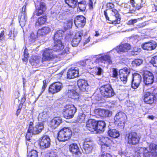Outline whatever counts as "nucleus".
Wrapping results in <instances>:
<instances>
[{
	"mask_svg": "<svg viewBox=\"0 0 157 157\" xmlns=\"http://www.w3.org/2000/svg\"><path fill=\"white\" fill-rule=\"evenodd\" d=\"M111 11L112 14L109 15L107 9L104 11L103 14L106 21H109V23L110 24L116 25L120 24L121 18L119 11L114 8L112 9Z\"/></svg>",
	"mask_w": 157,
	"mask_h": 157,
	"instance_id": "obj_1",
	"label": "nucleus"
},
{
	"mask_svg": "<svg viewBox=\"0 0 157 157\" xmlns=\"http://www.w3.org/2000/svg\"><path fill=\"white\" fill-rule=\"evenodd\" d=\"M72 134V131L69 128H64L59 132L57 139L60 141L64 142L70 139Z\"/></svg>",
	"mask_w": 157,
	"mask_h": 157,
	"instance_id": "obj_2",
	"label": "nucleus"
},
{
	"mask_svg": "<svg viewBox=\"0 0 157 157\" xmlns=\"http://www.w3.org/2000/svg\"><path fill=\"white\" fill-rule=\"evenodd\" d=\"M52 49L49 48H45L42 54L41 61L44 64L45 62H50L53 60L56 57V55L53 53Z\"/></svg>",
	"mask_w": 157,
	"mask_h": 157,
	"instance_id": "obj_3",
	"label": "nucleus"
},
{
	"mask_svg": "<svg viewBox=\"0 0 157 157\" xmlns=\"http://www.w3.org/2000/svg\"><path fill=\"white\" fill-rule=\"evenodd\" d=\"M100 91L102 95L105 98L112 97L115 94L111 85L109 84L101 86V87Z\"/></svg>",
	"mask_w": 157,
	"mask_h": 157,
	"instance_id": "obj_4",
	"label": "nucleus"
},
{
	"mask_svg": "<svg viewBox=\"0 0 157 157\" xmlns=\"http://www.w3.org/2000/svg\"><path fill=\"white\" fill-rule=\"evenodd\" d=\"M76 110V108L74 105L72 104H68L64 107L63 113L65 117L70 119L73 117Z\"/></svg>",
	"mask_w": 157,
	"mask_h": 157,
	"instance_id": "obj_5",
	"label": "nucleus"
},
{
	"mask_svg": "<svg viewBox=\"0 0 157 157\" xmlns=\"http://www.w3.org/2000/svg\"><path fill=\"white\" fill-rule=\"evenodd\" d=\"M125 138L128 144L130 145H136L139 143L140 138L135 132H130L127 133Z\"/></svg>",
	"mask_w": 157,
	"mask_h": 157,
	"instance_id": "obj_6",
	"label": "nucleus"
},
{
	"mask_svg": "<svg viewBox=\"0 0 157 157\" xmlns=\"http://www.w3.org/2000/svg\"><path fill=\"white\" fill-rule=\"evenodd\" d=\"M36 2L38 5L35 4V10L33 13L32 17L35 16H40L42 15L46 9V4L42 1H37Z\"/></svg>",
	"mask_w": 157,
	"mask_h": 157,
	"instance_id": "obj_7",
	"label": "nucleus"
},
{
	"mask_svg": "<svg viewBox=\"0 0 157 157\" xmlns=\"http://www.w3.org/2000/svg\"><path fill=\"white\" fill-rule=\"evenodd\" d=\"M142 76L143 82L146 86H148L154 82V76L152 72L148 71H144Z\"/></svg>",
	"mask_w": 157,
	"mask_h": 157,
	"instance_id": "obj_8",
	"label": "nucleus"
},
{
	"mask_svg": "<svg viewBox=\"0 0 157 157\" xmlns=\"http://www.w3.org/2000/svg\"><path fill=\"white\" fill-rule=\"evenodd\" d=\"M44 128V124L43 123H36L34 126L33 123L30 122L29 127V131L31 132L34 135L38 134L41 132Z\"/></svg>",
	"mask_w": 157,
	"mask_h": 157,
	"instance_id": "obj_9",
	"label": "nucleus"
},
{
	"mask_svg": "<svg viewBox=\"0 0 157 157\" xmlns=\"http://www.w3.org/2000/svg\"><path fill=\"white\" fill-rule=\"evenodd\" d=\"M100 140L101 142V151L104 152L109 150L111 145L112 141L109 138L102 136L100 137Z\"/></svg>",
	"mask_w": 157,
	"mask_h": 157,
	"instance_id": "obj_10",
	"label": "nucleus"
},
{
	"mask_svg": "<svg viewBox=\"0 0 157 157\" xmlns=\"http://www.w3.org/2000/svg\"><path fill=\"white\" fill-rule=\"evenodd\" d=\"M83 30H80L77 31L75 33L73 38L72 39L71 44L72 46L76 47L81 40L82 36L83 35Z\"/></svg>",
	"mask_w": 157,
	"mask_h": 157,
	"instance_id": "obj_11",
	"label": "nucleus"
},
{
	"mask_svg": "<svg viewBox=\"0 0 157 157\" xmlns=\"http://www.w3.org/2000/svg\"><path fill=\"white\" fill-rule=\"evenodd\" d=\"M131 72V69L129 68L124 67L119 70V77L121 80L124 83L126 82L127 77Z\"/></svg>",
	"mask_w": 157,
	"mask_h": 157,
	"instance_id": "obj_12",
	"label": "nucleus"
},
{
	"mask_svg": "<svg viewBox=\"0 0 157 157\" xmlns=\"http://www.w3.org/2000/svg\"><path fill=\"white\" fill-rule=\"evenodd\" d=\"M74 24L77 28H82L86 23V18L82 15H79L76 16L74 20Z\"/></svg>",
	"mask_w": 157,
	"mask_h": 157,
	"instance_id": "obj_13",
	"label": "nucleus"
},
{
	"mask_svg": "<svg viewBox=\"0 0 157 157\" xmlns=\"http://www.w3.org/2000/svg\"><path fill=\"white\" fill-rule=\"evenodd\" d=\"M40 147L42 149L49 147L51 145V140L49 137L45 135L41 137L39 140Z\"/></svg>",
	"mask_w": 157,
	"mask_h": 157,
	"instance_id": "obj_14",
	"label": "nucleus"
},
{
	"mask_svg": "<svg viewBox=\"0 0 157 157\" xmlns=\"http://www.w3.org/2000/svg\"><path fill=\"white\" fill-rule=\"evenodd\" d=\"M79 71L76 67H71L68 70L67 74V78L68 79H74L78 75Z\"/></svg>",
	"mask_w": 157,
	"mask_h": 157,
	"instance_id": "obj_15",
	"label": "nucleus"
},
{
	"mask_svg": "<svg viewBox=\"0 0 157 157\" xmlns=\"http://www.w3.org/2000/svg\"><path fill=\"white\" fill-rule=\"evenodd\" d=\"M142 81L141 75L137 73L133 74V78L132 81V86L134 89L137 88L139 86Z\"/></svg>",
	"mask_w": 157,
	"mask_h": 157,
	"instance_id": "obj_16",
	"label": "nucleus"
},
{
	"mask_svg": "<svg viewBox=\"0 0 157 157\" xmlns=\"http://www.w3.org/2000/svg\"><path fill=\"white\" fill-rule=\"evenodd\" d=\"M135 151L136 157H149V152L145 148L138 147Z\"/></svg>",
	"mask_w": 157,
	"mask_h": 157,
	"instance_id": "obj_17",
	"label": "nucleus"
},
{
	"mask_svg": "<svg viewBox=\"0 0 157 157\" xmlns=\"http://www.w3.org/2000/svg\"><path fill=\"white\" fill-rule=\"evenodd\" d=\"M62 88V83L59 82L52 83L48 88L49 92L54 94L59 92Z\"/></svg>",
	"mask_w": 157,
	"mask_h": 157,
	"instance_id": "obj_18",
	"label": "nucleus"
},
{
	"mask_svg": "<svg viewBox=\"0 0 157 157\" xmlns=\"http://www.w3.org/2000/svg\"><path fill=\"white\" fill-rule=\"evenodd\" d=\"M130 45L128 43H124L120 44L114 48V49L119 54L127 52L131 49Z\"/></svg>",
	"mask_w": 157,
	"mask_h": 157,
	"instance_id": "obj_19",
	"label": "nucleus"
},
{
	"mask_svg": "<svg viewBox=\"0 0 157 157\" xmlns=\"http://www.w3.org/2000/svg\"><path fill=\"white\" fill-rule=\"evenodd\" d=\"M64 47L62 41L53 40L52 49L54 51L60 52L64 48Z\"/></svg>",
	"mask_w": 157,
	"mask_h": 157,
	"instance_id": "obj_20",
	"label": "nucleus"
},
{
	"mask_svg": "<svg viewBox=\"0 0 157 157\" xmlns=\"http://www.w3.org/2000/svg\"><path fill=\"white\" fill-rule=\"evenodd\" d=\"M157 46V44L154 41L145 42L142 45V48L144 50L151 51L154 49Z\"/></svg>",
	"mask_w": 157,
	"mask_h": 157,
	"instance_id": "obj_21",
	"label": "nucleus"
},
{
	"mask_svg": "<svg viewBox=\"0 0 157 157\" xmlns=\"http://www.w3.org/2000/svg\"><path fill=\"white\" fill-rule=\"evenodd\" d=\"M114 119L116 120V121L117 120V121L122 124V125L124 126L126 122L127 118L125 113L120 112L116 114Z\"/></svg>",
	"mask_w": 157,
	"mask_h": 157,
	"instance_id": "obj_22",
	"label": "nucleus"
},
{
	"mask_svg": "<svg viewBox=\"0 0 157 157\" xmlns=\"http://www.w3.org/2000/svg\"><path fill=\"white\" fill-rule=\"evenodd\" d=\"M97 121L95 120L90 119L86 122V127L87 129L91 132L97 131Z\"/></svg>",
	"mask_w": 157,
	"mask_h": 157,
	"instance_id": "obj_23",
	"label": "nucleus"
},
{
	"mask_svg": "<svg viewBox=\"0 0 157 157\" xmlns=\"http://www.w3.org/2000/svg\"><path fill=\"white\" fill-rule=\"evenodd\" d=\"M132 7L135 8V10H139L143 6V0H130L129 1Z\"/></svg>",
	"mask_w": 157,
	"mask_h": 157,
	"instance_id": "obj_24",
	"label": "nucleus"
},
{
	"mask_svg": "<svg viewBox=\"0 0 157 157\" xmlns=\"http://www.w3.org/2000/svg\"><path fill=\"white\" fill-rule=\"evenodd\" d=\"M40 57L37 56H32L29 59L30 63L33 66L37 67L40 65Z\"/></svg>",
	"mask_w": 157,
	"mask_h": 157,
	"instance_id": "obj_25",
	"label": "nucleus"
},
{
	"mask_svg": "<svg viewBox=\"0 0 157 157\" xmlns=\"http://www.w3.org/2000/svg\"><path fill=\"white\" fill-rule=\"evenodd\" d=\"M93 144L91 141L86 140L84 142L83 152L86 154H89L93 149Z\"/></svg>",
	"mask_w": 157,
	"mask_h": 157,
	"instance_id": "obj_26",
	"label": "nucleus"
},
{
	"mask_svg": "<svg viewBox=\"0 0 157 157\" xmlns=\"http://www.w3.org/2000/svg\"><path fill=\"white\" fill-rule=\"evenodd\" d=\"M64 95L65 97L68 98H79L81 96V94L73 90H68L65 93Z\"/></svg>",
	"mask_w": 157,
	"mask_h": 157,
	"instance_id": "obj_27",
	"label": "nucleus"
},
{
	"mask_svg": "<svg viewBox=\"0 0 157 157\" xmlns=\"http://www.w3.org/2000/svg\"><path fill=\"white\" fill-rule=\"evenodd\" d=\"M77 85L81 91H85L88 86V84L86 81L80 79L77 81Z\"/></svg>",
	"mask_w": 157,
	"mask_h": 157,
	"instance_id": "obj_28",
	"label": "nucleus"
},
{
	"mask_svg": "<svg viewBox=\"0 0 157 157\" xmlns=\"http://www.w3.org/2000/svg\"><path fill=\"white\" fill-rule=\"evenodd\" d=\"M51 31V29L49 27L45 26L38 29L37 35L38 36H43L49 33Z\"/></svg>",
	"mask_w": 157,
	"mask_h": 157,
	"instance_id": "obj_29",
	"label": "nucleus"
},
{
	"mask_svg": "<svg viewBox=\"0 0 157 157\" xmlns=\"http://www.w3.org/2000/svg\"><path fill=\"white\" fill-rule=\"evenodd\" d=\"M69 149L73 154L77 155L76 157H78L81 153L79 151L78 147L76 144H72L69 145Z\"/></svg>",
	"mask_w": 157,
	"mask_h": 157,
	"instance_id": "obj_30",
	"label": "nucleus"
},
{
	"mask_svg": "<svg viewBox=\"0 0 157 157\" xmlns=\"http://www.w3.org/2000/svg\"><path fill=\"white\" fill-rule=\"evenodd\" d=\"M47 20V18L46 15L41 16L36 20L35 23V26L40 27L44 25Z\"/></svg>",
	"mask_w": 157,
	"mask_h": 157,
	"instance_id": "obj_31",
	"label": "nucleus"
},
{
	"mask_svg": "<svg viewBox=\"0 0 157 157\" xmlns=\"http://www.w3.org/2000/svg\"><path fill=\"white\" fill-rule=\"evenodd\" d=\"M98 114L101 117H108L111 115V112L109 110L99 109L97 110Z\"/></svg>",
	"mask_w": 157,
	"mask_h": 157,
	"instance_id": "obj_32",
	"label": "nucleus"
},
{
	"mask_svg": "<svg viewBox=\"0 0 157 157\" xmlns=\"http://www.w3.org/2000/svg\"><path fill=\"white\" fill-rule=\"evenodd\" d=\"M61 122V119L60 117H55L51 121L50 125L53 128L57 127Z\"/></svg>",
	"mask_w": 157,
	"mask_h": 157,
	"instance_id": "obj_33",
	"label": "nucleus"
},
{
	"mask_svg": "<svg viewBox=\"0 0 157 157\" xmlns=\"http://www.w3.org/2000/svg\"><path fill=\"white\" fill-rule=\"evenodd\" d=\"M63 32L62 30H58L57 31L54 33L53 37V40L62 41L63 38Z\"/></svg>",
	"mask_w": 157,
	"mask_h": 157,
	"instance_id": "obj_34",
	"label": "nucleus"
},
{
	"mask_svg": "<svg viewBox=\"0 0 157 157\" xmlns=\"http://www.w3.org/2000/svg\"><path fill=\"white\" fill-rule=\"evenodd\" d=\"M96 127L97 131H104L105 127V123L102 121H97Z\"/></svg>",
	"mask_w": 157,
	"mask_h": 157,
	"instance_id": "obj_35",
	"label": "nucleus"
},
{
	"mask_svg": "<svg viewBox=\"0 0 157 157\" xmlns=\"http://www.w3.org/2000/svg\"><path fill=\"white\" fill-rule=\"evenodd\" d=\"M149 150L153 156H157V145L155 144H151L149 145Z\"/></svg>",
	"mask_w": 157,
	"mask_h": 157,
	"instance_id": "obj_36",
	"label": "nucleus"
},
{
	"mask_svg": "<svg viewBox=\"0 0 157 157\" xmlns=\"http://www.w3.org/2000/svg\"><path fill=\"white\" fill-rule=\"evenodd\" d=\"M108 133L110 136L114 138H117L120 135L119 132L115 129H110Z\"/></svg>",
	"mask_w": 157,
	"mask_h": 157,
	"instance_id": "obj_37",
	"label": "nucleus"
},
{
	"mask_svg": "<svg viewBox=\"0 0 157 157\" xmlns=\"http://www.w3.org/2000/svg\"><path fill=\"white\" fill-rule=\"evenodd\" d=\"M102 59L103 62L104 63H108L109 64H111L112 61L110 56L109 55H104L101 56V58Z\"/></svg>",
	"mask_w": 157,
	"mask_h": 157,
	"instance_id": "obj_38",
	"label": "nucleus"
},
{
	"mask_svg": "<svg viewBox=\"0 0 157 157\" xmlns=\"http://www.w3.org/2000/svg\"><path fill=\"white\" fill-rule=\"evenodd\" d=\"M17 33L14 28H11L8 34L9 39L15 40L17 35Z\"/></svg>",
	"mask_w": 157,
	"mask_h": 157,
	"instance_id": "obj_39",
	"label": "nucleus"
},
{
	"mask_svg": "<svg viewBox=\"0 0 157 157\" xmlns=\"http://www.w3.org/2000/svg\"><path fill=\"white\" fill-rule=\"evenodd\" d=\"M48 112L46 111L45 110L43 111L42 113H40L38 117V119H45L49 117Z\"/></svg>",
	"mask_w": 157,
	"mask_h": 157,
	"instance_id": "obj_40",
	"label": "nucleus"
},
{
	"mask_svg": "<svg viewBox=\"0 0 157 157\" xmlns=\"http://www.w3.org/2000/svg\"><path fill=\"white\" fill-rule=\"evenodd\" d=\"M86 3L84 0L78 2V7L80 11H84L86 8Z\"/></svg>",
	"mask_w": 157,
	"mask_h": 157,
	"instance_id": "obj_41",
	"label": "nucleus"
},
{
	"mask_svg": "<svg viewBox=\"0 0 157 157\" xmlns=\"http://www.w3.org/2000/svg\"><path fill=\"white\" fill-rule=\"evenodd\" d=\"M65 2L71 7L75 8L76 6L77 2L76 0H65Z\"/></svg>",
	"mask_w": 157,
	"mask_h": 157,
	"instance_id": "obj_42",
	"label": "nucleus"
},
{
	"mask_svg": "<svg viewBox=\"0 0 157 157\" xmlns=\"http://www.w3.org/2000/svg\"><path fill=\"white\" fill-rule=\"evenodd\" d=\"M85 118V115L82 113H79L77 121L79 123H81L84 120Z\"/></svg>",
	"mask_w": 157,
	"mask_h": 157,
	"instance_id": "obj_43",
	"label": "nucleus"
},
{
	"mask_svg": "<svg viewBox=\"0 0 157 157\" xmlns=\"http://www.w3.org/2000/svg\"><path fill=\"white\" fill-rule=\"evenodd\" d=\"M24 57L22 59V61L27 63L29 57V54L27 48H25L24 52Z\"/></svg>",
	"mask_w": 157,
	"mask_h": 157,
	"instance_id": "obj_44",
	"label": "nucleus"
},
{
	"mask_svg": "<svg viewBox=\"0 0 157 157\" xmlns=\"http://www.w3.org/2000/svg\"><path fill=\"white\" fill-rule=\"evenodd\" d=\"M153 95V93L147 91L144 93L143 96L144 98H155Z\"/></svg>",
	"mask_w": 157,
	"mask_h": 157,
	"instance_id": "obj_45",
	"label": "nucleus"
},
{
	"mask_svg": "<svg viewBox=\"0 0 157 157\" xmlns=\"http://www.w3.org/2000/svg\"><path fill=\"white\" fill-rule=\"evenodd\" d=\"M28 157H38V152L36 150H32L28 155Z\"/></svg>",
	"mask_w": 157,
	"mask_h": 157,
	"instance_id": "obj_46",
	"label": "nucleus"
},
{
	"mask_svg": "<svg viewBox=\"0 0 157 157\" xmlns=\"http://www.w3.org/2000/svg\"><path fill=\"white\" fill-rule=\"evenodd\" d=\"M143 62V60L141 59H136L132 62V64L136 66H138L141 64Z\"/></svg>",
	"mask_w": 157,
	"mask_h": 157,
	"instance_id": "obj_47",
	"label": "nucleus"
},
{
	"mask_svg": "<svg viewBox=\"0 0 157 157\" xmlns=\"http://www.w3.org/2000/svg\"><path fill=\"white\" fill-rule=\"evenodd\" d=\"M43 85L41 89L40 93L39 94V96L37 98H38L39 97L41 94L45 90L47 86V83L46 82V80H44L43 81Z\"/></svg>",
	"mask_w": 157,
	"mask_h": 157,
	"instance_id": "obj_48",
	"label": "nucleus"
},
{
	"mask_svg": "<svg viewBox=\"0 0 157 157\" xmlns=\"http://www.w3.org/2000/svg\"><path fill=\"white\" fill-rule=\"evenodd\" d=\"M150 63L155 67H157V55L151 58Z\"/></svg>",
	"mask_w": 157,
	"mask_h": 157,
	"instance_id": "obj_49",
	"label": "nucleus"
},
{
	"mask_svg": "<svg viewBox=\"0 0 157 157\" xmlns=\"http://www.w3.org/2000/svg\"><path fill=\"white\" fill-rule=\"evenodd\" d=\"M37 35L33 33L32 32L30 35V40L31 41H35L37 38Z\"/></svg>",
	"mask_w": 157,
	"mask_h": 157,
	"instance_id": "obj_50",
	"label": "nucleus"
},
{
	"mask_svg": "<svg viewBox=\"0 0 157 157\" xmlns=\"http://www.w3.org/2000/svg\"><path fill=\"white\" fill-rule=\"evenodd\" d=\"M26 21L25 16H24L23 18H21V16L20 18H19V22L21 25L25 26Z\"/></svg>",
	"mask_w": 157,
	"mask_h": 157,
	"instance_id": "obj_51",
	"label": "nucleus"
},
{
	"mask_svg": "<svg viewBox=\"0 0 157 157\" xmlns=\"http://www.w3.org/2000/svg\"><path fill=\"white\" fill-rule=\"evenodd\" d=\"M137 22V19H131L128 20L126 23V24L128 25H133Z\"/></svg>",
	"mask_w": 157,
	"mask_h": 157,
	"instance_id": "obj_52",
	"label": "nucleus"
},
{
	"mask_svg": "<svg viewBox=\"0 0 157 157\" xmlns=\"http://www.w3.org/2000/svg\"><path fill=\"white\" fill-rule=\"evenodd\" d=\"M34 134H33L32 132L29 131V129L28 130L25 136L26 140L27 141H29L31 140V138L32 136Z\"/></svg>",
	"mask_w": 157,
	"mask_h": 157,
	"instance_id": "obj_53",
	"label": "nucleus"
},
{
	"mask_svg": "<svg viewBox=\"0 0 157 157\" xmlns=\"http://www.w3.org/2000/svg\"><path fill=\"white\" fill-rule=\"evenodd\" d=\"M113 74L112 77L116 78H117L118 76V72L116 68H113Z\"/></svg>",
	"mask_w": 157,
	"mask_h": 157,
	"instance_id": "obj_54",
	"label": "nucleus"
},
{
	"mask_svg": "<svg viewBox=\"0 0 157 157\" xmlns=\"http://www.w3.org/2000/svg\"><path fill=\"white\" fill-rule=\"evenodd\" d=\"M144 101L147 104H151L154 102V99H143Z\"/></svg>",
	"mask_w": 157,
	"mask_h": 157,
	"instance_id": "obj_55",
	"label": "nucleus"
},
{
	"mask_svg": "<svg viewBox=\"0 0 157 157\" xmlns=\"http://www.w3.org/2000/svg\"><path fill=\"white\" fill-rule=\"evenodd\" d=\"M106 6L109 9L112 10V9L114 8L115 5L113 3L108 2L107 3Z\"/></svg>",
	"mask_w": 157,
	"mask_h": 157,
	"instance_id": "obj_56",
	"label": "nucleus"
},
{
	"mask_svg": "<svg viewBox=\"0 0 157 157\" xmlns=\"http://www.w3.org/2000/svg\"><path fill=\"white\" fill-rule=\"evenodd\" d=\"M69 50L70 48L68 47H66L61 53V54L62 55H64L68 54L70 53Z\"/></svg>",
	"mask_w": 157,
	"mask_h": 157,
	"instance_id": "obj_57",
	"label": "nucleus"
},
{
	"mask_svg": "<svg viewBox=\"0 0 157 157\" xmlns=\"http://www.w3.org/2000/svg\"><path fill=\"white\" fill-rule=\"evenodd\" d=\"M45 157H57V155L56 153L52 152L47 153Z\"/></svg>",
	"mask_w": 157,
	"mask_h": 157,
	"instance_id": "obj_58",
	"label": "nucleus"
},
{
	"mask_svg": "<svg viewBox=\"0 0 157 157\" xmlns=\"http://www.w3.org/2000/svg\"><path fill=\"white\" fill-rule=\"evenodd\" d=\"M95 69L96 71L95 73H96V75H101L102 70L101 67H96Z\"/></svg>",
	"mask_w": 157,
	"mask_h": 157,
	"instance_id": "obj_59",
	"label": "nucleus"
},
{
	"mask_svg": "<svg viewBox=\"0 0 157 157\" xmlns=\"http://www.w3.org/2000/svg\"><path fill=\"white\" fill-rule=\"evenodd\" d=\"M88 60V59H86L80 61L79 62V64L83 67H85L86 64V61Z\"/></svg>",
	"mask_w": 157,
	"mask_h": 157,
	"instance_id": "obj_60",
	"label": "nucleus"
},
{
	"mask_svg": "<svg viewBox=\"0 0 157 157\" xmlns=\"http://www.w3.org/2000/svg\"><path fill=\"white\" fill-rule=\"evenodd\" d=\"M5 37V31L4 30H2L0 33V41L4 40Z\"/></svg>",
	"mask_w": 157,
	"mask_h": 157,
	"instance_id": "obj_61",
	"label": "nucleus"
},
{
	"mask_svg": "<svg viewBox=\"0 0 157 157\" xmlns=\"http://www.w3.org/2000/svg\"><path fill=\"white\" fill-rule=\"evenodd\" d=\"M88 6L90 9L92 10L93 9V2L92 0H89Z\"/></svg>",
	"mask_w": 157,
	"mask_h": 157,
	"instance_id": "obj_62",
	"label": "nucleus"
},
{
	"mask_svg": "<svg viewBox=\"0 0 157 157\" xmlns=\"http://www.w3.org/2000/svg\"><path fill=\"white\" fill-rule=\"evenodd\" d=\"M101 157H112V156L108 153H105L101 155Z\"/></svg>",
	"mask_w": 157,
	"mask_h": 157,
	"instance_id": "obj_63",
	"label": "nucleus"
},
{
	"mask_svg": "<svg viewBox=\"0 0 157 157\" xmlns=\"http://www.w3.org/2000/svg\"><path fill=\"white\" fill-rule=\"evenodd\" d=\"M152 93L154 98H157V87L154 89Z\"/></svg>",
	"mask_w": 157,
	"mask_h": 157,
	"instance_id": "obj_64",
	"label": "nucleus"
}]
</instances>
